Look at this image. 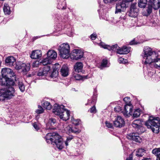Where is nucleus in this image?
I'll return each mask as SVG.
<instances>
[{
	"label": "nucleus",
	"instance_id": "f257e3e1",
	"mask_svg": "<svg viewBox=\"0 0 160 160\" xmlns=\"http://www.w3.org/2000/svg\"><path fill=\"white\" fill-rule=\"evenodd\" d=\"M141 56L143 58L144 65L150 64L154 63V67L158 68H160V58L157 52L153 51L148 47H145Z\"/></svg>",
	"mask_w": 160,
	"mask_h": 160
},
{
	"label": "nucleus",
	"instance_id": "f03ea898",
	"mask_svg": "<svg viewBox=\"0 0 160 160\" xmlns=\"http://www.w3.org/2000/svg\"><path fill=\"white\" fill-rule=\"evenodd\" d=\"M9 77L6 86L8 87L0 89V101L10 99L14 96L15 90L12 86L15 83Z\"/></svg>",
	"mask_w": 160,
	"mask_h": 160
},
{
	"label": "nucleus",
	"instance_id": "7ed1b4c3",
	"mask_svg": "<svg viewBox=\"0 0 160 160\" xmlns=\"http://www.w3.org/2000/svg\"><path fill=\"white\" fill-rule=\"evenodd\" d=\"M63 105L59 106L56 103L54 105L52 112L55 114L59 116L61 119L66 121L69 118L70 112L65 109Z\"/></svg>",
	"mask_w": 160,
	"mask_h": 160
},
{
	"label": "nucleus",
	"instance_id": "20e7f679",
	"mask_svg": "<svg viewBox=\"0 0 160 160\" xmlns=\"http://www.w3.org/2000/svg\"><path fill=\"white\" fill-rule=\"evenodd\" d=\"M145 125L153 132L158 133L159 132L160 126V119L158 117H150L148 120L145 122Z\"/></svg>",
	"mask_w": 160,
	"mask_h": 160
},
{
	"label": "nucleus",
	"instance_id": "39448f33",
	"mask_svg": "<svg viewBox=\"0 0 160 160\" xmlns=\"http://www.w3.org/2000/svg\"><path fill=\"white\" fill-rule=\"evenodd\" d=\"M1 73L2 78H0V83L2 85L6 86L7 85L9 77L15 76V74L12 70L8 68H4L2 69Z\"/></svg>",
	"mask_w": 160,
	"mask_h": 160
},
{
	"label": "nucleus",
	"instance_id": "423d86ee",
	"mask_svg": "<svg viewBox=\"0 0 160 160\" xmlns=\"http://www.w3.org/2000/svg\"><path fill=\"white\" fill-rule=\"evenodd\" d=\"M123 100L126 105L122 112L124 116L129 117L132 114V106L130 102V98L129 97H127L124 98Z\"/></svg>",
	"mask_w": 160,
	"mask_h": 160
},
{
	"label": "nucleus",
	"instance_id": "0eeeda50",
	"mask_svg": "<svg viewBox=\"0 0 160 160\" xmlns=\"http://www.w3.org/2000/svg\"><path fill=\"white\" fill-rule=\"evenodd\" d=\"M60 56L63 58H68L69 57L70 47L68 43H63L58 48Z\"/></svg>",
	"mask_w": 160,
	"mask_h": 160
},
{
	"label": "nucleus",
	"instance_id": "6e6552de",
	"mask_svg": "<svg viewBox=\"0 0 160 160\" xmlns=\"http://www.w3.org/2000/svg\"><path fill=\"white\" fill-rule=\"evenodd\" d=\"M83 52L82 50L75 49L72 51L69 57L72 59L78 60L83 57Z\"/></svg>",
	"mask_w": 160,
	"mask_h": 160
},
{
	"label": "nucleus",
	"instance_id": "1a4fd4ad",
	"mask_svg": "<svg viewBox=\"0 0 160 160\" xmlns=\"http://www.w3.org/2000/svg\"><path fill=\"white\" fill-rule=\"evenodd\" d=\"M136 4V3H134L131 4L128 13L130 17L135 18L138 16V10L137 8Z\"/></svg>",
	"mask_w": 160,
	"mask_h": 160
},
{
	"label": "nucleus",
	"instance_id": "9d476101",
	"mask_svg": "<svg viewBox=\"0 0 160 160\" xmlns=\"http://www.w3.org/2000/svg\"><path fill=\"white\" fill-rule=\"evenodd\" d=\"M55 144L57 147L59 149H62L64 147L63 142L61 137L58 134L56 136V138L54 140L52 144Z\"/></svg>",
	"mask_w": 160,
	"mask_h": 160
},
{
	"label": "nucleus",
	"instance_id": "9b49d317",
	"mask_svg": "<svg viewBox=\"0 0 160 160\" xmlns=\"http://www.w3.org/2000/svg\"><path fill=\"white\" fill-rule=\"evenodd\" d=\"M125 122L124 119L120 116H117L113 121L114 125L116 127L121 128L123 127Z\"/></svg>",
	"mask_w": 160,
	"mask_h": 160
},
{
	"label": "nucleus",
	"instance_id": "f8f14e48",
	"mask_svg": "<svg viewBox=\"0 0 160 160\" xmlns=\"http://www.w3.org/2000/svg\"><path fill=\"white\" fill-rule=\"evenodd\" d=\"M58 134L56 132L48 133L45 137L46 141L48 143L53 144L54 140L56 138L57 135Z\"/></svg>",
	"mask_w": 160,
	"mask_h": 160
},
{
	"label": "nucleus",
	"instance_id": "ddd939ff",
	"mask_svg": "<svg viewBox=\"0 0 160 160\" xmlns=\"http://www.w3.org/2000/svg\"><path fill=\"white\" fill-rule=\"evenodd\" d=\"M126 4L124 2L122 1L121 2L117 3L116 6V11L115 13H118L122 11H124L125 10L127 7Z\"/></svg>",
	"mask_w": 160,
	"mask_h": 160
},
{
	"label": "nucleus",
	"instance_id": "4468645a",
	"mask_svg": "<svg viewBox=\"0 0 160 160\" xmlns=\"http://www.w3.org/2000/svg\"><path fill=\"white\" fill-rule=\"evenodd\" d=\"M127 137L128 139L132 140L136 142H140L141 141V138L138 133H130L127 135Z\"/></svg>",
	"mask_w": 160,
	"mask_h": 160
},
{
	"label": "nucleus",
	"instance_id": "2eb2a0df",
	"mask_svg": "<svg viewBox=\"0 0 160 160\" xmlns=\"http://www.w3.org/2000/svg\"><path fill=\"white\" fill-rule=\"evenodd\" d=\"M51 66H46L43 68L40 69L38 72V76H46L50 70Z\"/></svg>",
	"mask_w": 160,
	"mask_h": 160
},
{
	"label": "nucleus",
	"instance_id": "dca6fc26",
	"mask_svg": "<svg viewBox=\"0 0 160 160\" xmlns=\"http://www.w3.org/2000/svg\"><path fill=\"white\" fill-rule=\"evenodd\" d=\"M56 120L53 118H50L48 120V123L46 124L47 129H55L54 127L56 124Z\"/></svg>",
	"mask_w": 160,
	"mask_h": 160
},
{
	"label": "nucleus",
	"instance_id": "f3484780",
	"mask_svg": "<svg viewBox=\"0 0 160 160\" xmlns=\"http://www.w3.org/2000/svg\"><path fill=\"white\" fill-rule=\"evenodd\" d=\"M100 46L102 48L105 49H107L109 51L112 50L116 51L119 50V47L117 44L110 46L109 45L105 44L104 43L101 42L100 43Z\"/></svg>",
	"mask_w": 160,
	"mask_h": 160
},
{
	"label": "nucleus",
	"instance_id": "a211bd4d",
	"mask_svg": "<svg viewBox=\"0 0 160 160\" xmlns=\"http://www.w3.org/2000/svg\"><path fill=\"white\" fill-rule=\"evenodd\" d=\"M42 55V52L40 50H36L32 52L30 57L32 59H37L40 58Z\"/></svg>",
	"mask_w": 160,
	"mask_h": 160
},
{
	"label": "nucleus",
	"instance_id": "6ab92c4d",
	"mask_svg": "<svg viewBox=\"0 0 160 160\" xmlns=\"http://www.w3.org/2000/svg\"><path fill=\"white\" fill-rule=\"evenodd\" d=\"M53 70L50 77L53 78H57L58 74V70L59 65L58 64H56L53 67Z\"/></svg>",
	"mask_w": 160,
	"mask_h": 160
},
{
	"label": "nucleus",
	"instance_id": "aec40b11",
	"mask_svg": "<svg viewBox=\"0 0 160 160\" xmlns=\"http://www.w3.org/2000/svg\"><path fill=\"white\" fill-rule=\"evenodd\" d=\"M5 62L8 66L12 67L16 63V59L13 57L9 56L7 57L5 59Z\"/></svg>",
	"mask_w": 160,
	"mask_h": 160
},
{
	"label": "nucleus",
	"instance_id": "412c9836",
	"mask_svg": "<svg viewBox=\"0 0 160 160\" xmlns=\"http://www.w3.org/2000/svg\"><path fill=\"white\" fill-rule=\"evenodd\" d=\"M130 48L129 47L123 46L118 50L117 53L120 54H127L130 52Z\"/></svg>",
	"mask_w": 160,
	"mask_h": 160
},
{
	"label": "nucleus",
	"instance_id": "4be33fe9",
	"mask_svg": "<svg viewBox=\"0 0 160 160\" xmlns=\"http://www.w3.org/2000/svg\"><path fill=\"white\" fill-rule=\"evenodd\" d=\"M83 66V64L82 62H76L75 64L74 68L75 71L78 73L81 72Z\"/></svg>",
	"mask_w": 160,
	"mask_h": 160
},
{
	"label": "nucleus",
	"instance_id": "5701e85b",
	"mask_svg": "<svg viewBox=\"0 0 160 160\" xmlns=\"http://www.w3.org/2000/svg\"><path fill=\"white\" fill-rule=\"evenodd\" d=\"M47 56L52 61L57 58V53L53 50H49L47 53Z\"/></svg>",
	"mask_w": 160,
	"mask_h": 160
},
{
	"label": "nucleus",
	"instance_id": "b1692460",
	"mask_svg": "<svg viewBox=\"0 0 160 160\" xmlns=\"http://www.w3.org/2000/svg\"><path fill=\"white\" fill-rule=\"evenodd\" d=\"M62 75L63 77H67L68 74V68L66 65H63L60 70Z\"/></svg>",
	"mask_w": 160,
	"mask_h": 160
},
{
	"label": "nucleus",
	"instance_id": "393cba45",
	"mask_svg": "<svg viewBox=\"0 0 160 160\" xmlns=\"http://www.w3.org/2000/svg\"><path fill=\"white\" fill-rule=\"evenodd\" d=\"M57 8L59 9H63L66 8V3L64 0H58Z\"/></svg>",
	"mask_w": 160,
	"mask_h": 160
},
{
	"label": "nucleus",
	"instance_id": "a878e982",
	"mask_svg": "<svg viewBox=\"0 0 160 160\" xmlns=\"http://www.w3.org/2000/svg\"><path fill=\"white\" fill-rule=\"evenodd\" d=\"M30 68V65L29 63L25 64L24 63L22 66L21 69L22 72L24 74H26L29 70Z\"/></svg>",
	"mask_w": 160,
	"mask_h": 160
},
{
	"label": "nucleus",
	"instance_id": "bb28decb",
	"mask_svg": "<svg viewBox=\"0 0 160 160\" xmlns=\"http://www.w3.org/2000/svg\"><path fill=\"white\" fill-rule=\"evenodd\" d=\"M132 125L133 128L138 129L141 127L142 124L140 120H135L133 121Z\"/></svg>",
	"mask_w": 160,
	"mask_h": 160
},
{
	"label": "nucleus",
	"instance_id": "cd10ccee",
	"mask_svg": "<svg viewBox=\"0 0 160 160\" xmlns=\"http://www.w3.org/2000/svg\"><path fill=\"white\" fill-rule=\"evenodd\" d=\"M152 152L157 156L156 160H160V148H155L153 149Z\"/></svg>",
	"mask_w": 160,
	"mask_h": 160
},
{
	"label": "nucleus",
	"instance_id": "c85d7f7f",
	"mask_svg": "<svg viewBox=\"0 0 160 160\" xmlns=\"http://www.w3.org/2000/svg\"><path fill=\"white\" fill-rule=\"evenodd\" d=\"M3 10L4 14L6 15H9L10 14V7L7 3L4 4Z\"/></svg>",
	"mask_w": 160,
	"mask_h": 160
},
{
	"label": "nucleus",
	"instance_id": "c756f323",
	"mask_svg": "<svg viewBox=\"0 0 160 160\" xmlns=\"http://www.w3.org/2000/svg\"><path fill=\"white\" fill-rule=\"evenodd\" d=\"M152 5L155 10H157L160 7V0H153Z\"/></svg>",
	"mask_w": 160,
	"mask_h": 160
},
{
	"label": "nucleus",
	"instance_id": "7c9ffc66",
	"mask_svg": "<svg viewBox=\"0 0 160 160\" xmlns=\"http://www.w3.org/2000/svg\"><path fill=\"white\" fill-rule=\"evenodd\" d=\"M147 0H138V6L140 8H145L147 5Z\"/></svg>",
	"mask_w": 160,
	"mask_h": 160
},
{
	"label": "nucleus",
	"instance_id": "2f4dec72",
	"mask_svg": "<svg viewBox=\"0 0 160 160\" xmlns=\"http://www.w3.org/2000/svg\"><path fill=\"white\" fill-rule=\"evenodd\" d=\"M52 62V60L50 59L47 56V58L43 59L41 63H42L43 65L45 66L48 64L50 65Z\"/></svg>",
	"mask_w": 160,
	"mask_h": 160
},
{
	"label": "nucleus",
	"instance_id": "473e14b6",
	"mask_svg": "<svg viewBox=\"0 0 160 160\" xmlns=\"http://www.w3.org/2000/svg\"><path fill=\"white\" fill-rule=\"evenodd\" d=\"M145 153V151L142 148H139L137 152L136 155L138 157H141L143 156Z\"/></svg>",
	"mask_w": 160,
	"mask_h": 160
},
{
	"label": "nucleus",
	"instance_id": "72a5a7b5",
	"mask_svg": "<svg viewBox=\"0 0 160 160\" xmlns=\"http://www.w3.org/2000/svg\"><path fill=\"white\" fill-rule=\"evenodd\" d=\"M43 107L47 110H50L52 108V105L50 103L47 101H45L43 103Z\"/></svg>",
	"mask_w": 160,
	"mask_h": 160
},
{
	"label": "nucleus",
	"instance_id": "f704fd0d",
	"mask_svg": "<svg viewBox=\"0 0 160 160\" xmlns=\"http://www.w3.org/2000/svg\"><path fill=\"white\" fill-rule=\"evenodd\" d=\"M15 63V68L18 70H20L21 69L22 66L24 63L21 62H16Z\"/></svg>",
	"mask_w": 160,
	"mask_h": 160
},
{
	"label": "nucleus",
	"instance_id": "c9c22d12",
	"mask_svg": "<svg viewBox=\"0 0 160 160\" xmlns=\"http://www.w3.org/2000/svg\"><path fill=\"white\" fill-rule=\"evenodd\" d=\"M18 85L20 91L23 92L25 91V86L22 82L18 81Z\"/></svg>",
	"mask_w": 160,
	"mask_h": 160
},
{
	"label": "nucleus",
	"instance_id": "e433bc0d",
	"mask_svg": "<svg viewBox=\"0 0 160 160\" xmlns=\"http://www.w3.org/2000/svg\"><path fill=\"white\" fill-rule=\"evenodd\" d=\"M74 77L76 80H80L82 79V78H84L87 79L89 78L90 77H88V75L82 76L79 74H77L74 76Z\"/></svg>",
	"mask_w": 160,
	"mask_h": 160
},
{
	"label": "nucleus",
	"instance_id": "4c0bfd02",
	"mask_svg": "<svg viewBox=\"0 0 160 160\" xmlns=\"http://www.w3.org/2000/svg\"><path fill=\"white\" fill-rule=\"evenodd\" d=\"M140 114V109H136L134 111L133 114V116L135 118H137L139 117Z\"/></svg>",
	"mask_w": 160,
	"mask_h": 160
},
{
	"label": "nucleus",
	"instance_id": "58836bf2",
	"mask_svg": "<svg viewBox=\"0 0 160 160\" xmlns=\"http://www.w3.org/2000/svg\"><path fill=\"white\" fill-rule=\"evenodd\" d=\"M71 121L75 126H77L80 123V120L79 119H75L73 118H72Z\"/></svg>",
	"mask_w": 160,
	"mask_h": 160
},
{
	"label": "nucleus",
	"instance_id": "ea45409f",
	"mask_svg": "<svg viewBox=\"0 0 160 160\" xmlns=\"http://www.w3.org/2000/svg\"><path fill=\"white\" fill-rule=\"evenodd\" d=\"M80 132V130L76 126L72 127V133L78 134Z\"/></svg>",
	"mask_w": 160,
	"mask_h": 160
},
{
	"label": "nucleus",
	"instance_id": "a19ab883",
	"mask_svg": "<svg viewBox=\"0 0 160 160\" xmlns=\"http://www.w3.org/2000/svg\"><path fill=\"white\" fill-rule=\"evenodd\" d=\"M38 109L36 111V113L38 114L42 113L44 112V109L40 106H38Z\"/></svg>",
	"mask_w": 160,
	"mask_h": 160
},
{
	"label": "nucleus",
	"instance_id": "79ce46f5",
	"mask_svg": "<svg viewBox=\"0 0 160 160\" xmlns=\"http://www.w3.org/2000/svg\"><path fill=\"white\" fill-rule=\"evenodd\" d=\"M73 138V137L72 136H69L67 137V140L65 142L66 146L68 145V143L70 142Z\"/></svg>",
	"mask_w": 160,
	"mask_h": 160
},
{
	"label": "nucleus",
	"instance_id": "37998d69",
	"mask_svg": "<svg viewBox=\"0 0 160 160\" xmlns=\"http://www.w3.org/2000/svg\"><path fill=\"white\" fill-rule=\"evenodd\" d=\"M42 64L41 62H39L38 61H36L34 62L32 64L33 67H37L39 65Z\"/></svg>",
	"mask_w": 160,
	"mask_h": 160
},
{
	"label": "nucleus",
	"instance_id": "c03bdc74",
	"mask_svg": "<svg viewBox=\"0 0 160 160\" xmlns=\"http://www.w3.org/2000/svg\"><path fill=\"white\" fill-rule=\"evenodd\" d=\"M107 63V60L106 59H104L102 61V62L101 63V66L103 67H106Z\"/></svg>",
	"mask_w": 160,
	"mask_h": 160
},
{
	"label": "nucleus",
	"instance_id": "a18cd8bd",
	"mask_svg": "<svg viewBox=\"0 0 160 160\" xmlns=\"http://www.w3.org/2000/svg\"><path fill=\"white\" fill-rule=\"evenodd\" d=\"M152 7H153V6H152L150 5H148V7L147 8V12L149 14H150L152 12Z\"/></svg>",
	"mask_w": 160,
	"mask_h": 160
},
{
	"label": "nucleus",
	"instance_id": "49530a36",
	"mask_svg": "<svg viewBox=\"0 0 160 160\" xmlns=\"http://www.w3.org/2000/svg\"><path fill=\"white\" fill-rule=\"evenodd\" d=\"M72 127H71L70 126H67L65 129V131L69 133H72Z\"/></svg>",
	"mask_w": 160,
	"mask_h": 160
},
{
	"label": "nucleus",
	"instance_id": "de8ad7c7",
	"mask_svg": "<svg viewBox=\"0 0 160 160\" xmlns=\"http://www.w3.org/2000/svg\"><path fill=\"white\" fill-rule=\"evenodd\" d=\"M105 124L106 127L109 128H112L113 127V126L112 124V123H111L108 121H106L105 122Z\"/></svg>",
	"mask_w": 160,
	"mask_h": 160
},
{
	"label": "nucleus",
	"instance_id": "09e8293b",
	"mask_svg": "<svg viewBox=\"0 0 160 160\" xmlns=\"http://www.w3.org/2000/svg\"><path fill=\"white\" fill-rule=\"evenodd\" d=\"M90 112L91 113H96V107L95 106H93L92 107H91L90 110Z\"/></svg>",
	"mask_w": 160,
	"mask_h": 160
},
{
	"label": "nucleus",
	"instance_id": "8fccbe9b",
	"mask_svg": "<svg viewBox=\"0 0 160 160\" xmlns=\"http://www.w3.org/2000/svg\"><path fill=\"white\" fill-rule=\"evenodd\" d=\"M33 126L36 131H38L39 129V126L36 122L32 124Z\"/></svg>",
	"mask_w": 160,
	"mask_h": 160
},
{
	"label": "nucleus",
	"instance_id": "3c124183",
	"mask_svg": "<svg viewBox=\"0 0 160 160\" xmlns=\"http://www.w3.org/2000/svg\"><path fill=\"white\" fill-rule=\"evenodd\" d=\"M124 59L122 58H119L118 59V61L119 63H125L126 62V60H125L126 61H124Z\"/></svg>",
	"mask_w": 160,
	"mask_h": 160
},
{
	"label": "nucleus",
	"instance_id": "603ef678",
	"mask_svg": "<svg viewBox=\"0 0 160 160\" xmlns=\"http://www.w3.org/2000/svg\"><path fill=\"white\" fill-rule=\"evenodd\" d=\"M118 0H103L104 2L105 3H111L112 2H115Z\"/></svg>",
	"mask_w": 160,
	"mask_h": 160
},
{
	"label": "nucleus",
	"instance_id": "864d4df0",
	"mask_svg": "<svg viewBox=\"0 0 160 160\" xmlns=\"http://www.w3.org/2000/svg\"><path fill=\"white\" fill-rule=\"evenodd\" d=\"M114 109L115 111L117 112H119L121 111V108L120 107L117 106L114 108Z\"/></svg>",
	"mask_w": 160,
	"mask_h": 160
},
{
	"label": "nucleus",
	"instance_id": "5fc2aeb1",
	"mask_svg": "<svg viewBox=\"0 0 160 160\" xmlns=\"http://www.w3.org/2000/svg\"><path fill=\"white\" fill-rule=\"evenodd\" d=\"M91 38L92 40H94L96 38L97 35L95 33H93L91 36Z\"/></svg>",
	"mask_w": 160,
	"mask_h": 160
},
{
	"label": "nucleus",
	"instance_id": "6e6d98bb",
	"mask_svg": "<svg viewBox=\"0 0 160 160\" xmlns=\"http://www.w3.org/2000/svg\"><path fill=\"white\" fill-rule=\"evenodd\" d=\"M137 43H138L135 42L134 40L130 42V45L136 44Z\"/></svg>",
	"mask_w": 160,
	"mask_h": 160
},
{
	"label": "nucleus",
	"instance_id": "4d7b16f0",
	"mask_svg": "<svg viewBox=\"0 0 160 160\" xmlns=\"http://www.w3.org/2000/svg\"><path fill=\"white\" fill-rule=\"evenodd\" d=\"M126 160H132V154L129 155V157L127 158Z\"/></svg>",
	"mask_w": 160,
	"mask_h": 160
},
{
	"label": "nucleus",
	"instance_id": "13d9d810",
	"mask_svg": "<svg viewBox=\"0 0 160 160\" xmlns=\"http://www.w3.org/2000/svg\"><path fill=\"white\" fill-rule=\"evenodd\" d=\"M96 96H94L93 97V99L92 101V103H95L96 102Z\"/></svg>",
	"mask_w": 160,
	"mask_h": 160
},
{
	"label": "nucleus",
	"instance_id": "bf43d9fd",
	"mask_svg": "<svg viewBox=\"0 0 160 160\" xmlns=\"http://www.w3.org/2000/svg\"><path fill=\"white\" fill-rule=\"evenodd\" d=\"M133 0H123L122 1L124 2L126 4L127 2H132Z\"/></svg>",
	"mask_w": 160,
	"mask_h": 160
},
{
	"label": "nucleus",
	"instance_id": "052dcab7",
	"mask_svg": "<svg viewBox=\"0 0 160 160\" xmlns=\"http://www.w3.org/2000/svg\"><path fill=\"white\" fill-rule=\"evenodd\" d=\"M142 160H151V159L148 158H145L143 159H142Z\"/></svg>",
	"mask_w": 160,
	"mask_h": 160
},
{
	"label": "nucleus",
	"instance_id": "680f3d73",
	"mask_svg": "<svg viewBox=\"0 0 160 160\" xmlns=\"http://www.w3.org/2000/svg\"><path fill=\"white\" fill-rule=\"evenodd\" d=\"M39 115H37V116H36V119L38 120V118H39Z\"/></svg>",
	"mask_w": 160,
	"mask_h": 160
},
{
	"label": "nucleus",
	"instance_id": "e2e57ef3",
	"mask_svg": "<svg viewBox=\"0 0 160 160\" xmlns=\"http://www.w3.org/2000/svg\"><path fill=\"white\" fill-rule=\"evenodd\" d=\"M32 76V75L31 74L28 75V76L29 77H31Z\"/></svg>",
	"mask_w": 160,
	"mask_h": 160
},
{
	"label": "nucleus",
	"instance_id": "0e129e2a",
	"mask_svg": "<svg viewBox=\"0 0 160 160\" xmlns=\"http://www.w3.org/2000/svg\"><path fill=\"white\" fill-rule=\"evenodd\" d=\"M156 111L157 112H158V108H157V109L156 110Z\"/></svg>",
	"mask_w": 160,
	"mask_h": 160
}]
</instances>
